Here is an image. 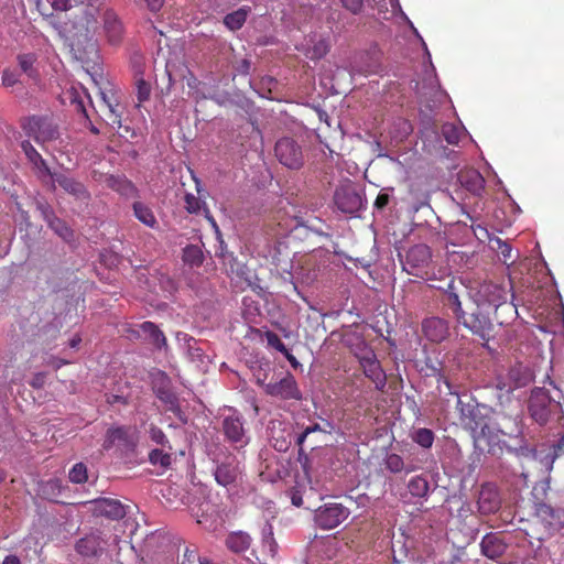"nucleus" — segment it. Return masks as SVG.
<instances>
[{
  "mask_svg": "<svg viewBox=\"0 0 564 564\" xmlns=\"http://www.w3.org/2000/svg\"><path fill=\"white\" fill-rule=\"evenodd\" d=\"M535 514L549 527L560 529L564 527V509L545 505L535 510Z\"/></svg>",
  "mask_w": 564,
  "mask_h": 564,
  "instance_id": "obj_24",
  "label": "nucleus"
},
{
  "mask_svg": "<svg viewBox=\"0 0 564 564\" xmlns=\"http://www.w3.org/2000/svg\"><path fill=\"white\" fill-rule=\"evenodd\" d=\"M45 383V375L42 372H39L33 376L30 384L35 389H41Z\"/></svg>",
  "mask_w": 564,
  "mask_h": 564,
  "instance_id": "obj_62",
  "label": "nucleus"
},
{
  "mask_svg": "<svg viewBox=\"0 0 564 564\" xmlns=\"http://www.w3.org/2000/svg\"><path fill=\"white\" fill-rule=\"evenodd\" d=\"M274 152L279 162L290 170H300L304 165L302 147L292 138L278 140Z\"/></svg>",
  "mask_w": 564,
  "mask_h": 564,
  "instance_id": "obj_6",
  "label": "nucleus"
},
{
  "mask_svg": "<svg viewBox=\"0 0 564 564\" xmlns=\"http://www.w3.org/2000/svg\"><path fill=\"white\" fill-rule=\"evenodd\" d=\"M106 184L122 196L129 198L138 196V189L134 184L123 175H109L106 178Z\"/></svg>",
  "mask_w": 564,
  "mask_h": 564,
  "instance_id": "obj_25",
  "label": "nucleus"
},
{
  "mask_svg": "<svg viewBox=\"0 0 564 564\" xmlns=\"http://www.w3.org/2000/svg\"><path fill=\"white\" fill-rule=\"evenodd\" d=\"M349 516V511L340 503H327L321 507L315 513L316 524L325 530L339 525Z\"/></svg>",
  "mask_w": 564,
  "mask_h": 564,
  "instance_id": "obj_9",
  "label": "nucleus"
},
{
  "mask_svg": "<svg viewBox=\"0 0 564 564\" xmlns=\"http://www.w3.org/2000/svg\"><path fill=\"white\" fill-rule=\"evenodd\" d=\"M250 11L249 7H241L234 12L227 13L224 17V24L231 31L239 30L245 24Z\"/></svg>",
  "mask_w": 564,
  "mask_h": 564,
  "instance_id": "obj_28",
  "label": "nucleus"
},
{
  "mask_svg": "<svg viewBox=\"0 0 564 564\" xmlns=\"http://www.w3.org/2000/svg\"><path fill=\"white\" fill-rule=\"evenodd\" d=\"M431 260V251L426 245L419 243L411 247L405 253V260H402L403 270L409 274L419 275V270L426 268Z\"/></svg>",
  "mask_w": 564,
  "mask_h": 564,
  "instance_id": "obj_14",
  "label": "nucleus"
},
{
  "mask_svg": "<svg viewBox=\"0 0 564 564\" xmlns=\"http://www.w3.org/2000/svg\"><path fill=\"white\" fill-rule=\"evenodd\" d=\"M372 362H378L376 359V355L372 351H369L366 356H364L360 359V365L362 369L367 368L369 365H372Z\"/></svg>",
  "mask_w": 564,
  "mask_h": 564,
  "instance_id": "obj_63",
  "label": "nucleus"
},
{
  "mask_svg": "<svg viewBox=\"0 0 564 564\" xmlns=\"http://www.w3.org/2000/svg\"><path fill=\"white\" fill-rule=\"evenodd\" d=\"M479 511L482 513H491L494 506L491 502V490L488 485L482 486L478 499Z\"/></svg>",
  "mask_w": 564,
  "mask_h": 564,
  "instance_id": "obj_42",
  "label": "nucleus"
},
{
  "mask_svg": "<svg viewBox=\"0 0 564 564\" xmlns=\"http://www.w3.org/2000/svg\"><path fill=\"white\" fill-rule=\"evenodd\" d=\"M448 306L453 311V313L455 314V317L457 318V321L459 323L464 324V321H466L465 312L462 310V305H460L459 299H458V296L456 294H451L448 296Z\"/></svg>",
  "mask_w": 564,
  "mask_h": 564,
  "instance_id": "obj_48",
  "label": "nucleus"
},
{
  "mask_svg": "<svg viewBox=\"0 0 564 564\" xmlns=\"http://www.w3.org/2000/svg\"><path fill=\"white\" fill-rule=\"evenodd\" d=\"M340 3L352 14H359L364 8V0H340Z\"/></svg>",
  "mask_w": 564,
  "mask_h": 564,
  "instance_id": "obj_55",
  "label": "nucleus"
},
{
  "mask_svg": "<svg viewBox=\"0 0 564 564\" xmlns=\"http://www.w3.org/2000/svg\"><path fill=\"white\" fill-rule=\"evenodd\" d=\"M267 394L282 400H301L302 393L297 387L295 378L291 373H286L276 382L265 384Z\"/></svg>",
  "mask_w": 564,
  "mask_h": 564,
  "instance_id": "obj_13",
  "label": "nucleus"
},
{
  "mask_svg": "<svg viewBox=\"0 0 564 564\" xmlns=\"http://www.w3.org/2000/svg\"><path fill=\"white\" fill-rule=\"evenodd\" d=\"M507 286L496 285V322L499 325L509 324L518 316L517 306L513 304V282H508Z\"/></svg>",
  "mask_w": 564,
  "mask_h": 564,
  "instance_id": "obj_8",
  "label": "nucleus"
},
{
  "mask_svg": "<svg viewBox=\"0 0 564 564\" xmlns=\"http://www.w3.org/2000/svg\"><path fill=\"white\" fill-rule=\"evenodd\" d=\"M475 447L480 452L491 453L494 449V429L488 422L476 421L473 429Z\"/></svg>",
  "mask_w": 564,
  "mask_h": 564,
  "instance_id": "obj_20",
  "label": "nucleus"
},
{
  "mask_svg": "<svg viewBox=\"0 0 564 564\" xmlns=\"http://www.w3.org/2000/svg\"><path fill=\"white\" fill-rule=\"evenodd\" d=\"M137 444L135 431L131 426L110 427L107 431L104 448L118 446L122 451H133Z\"/></svg>",
  "mask_w": 564,
  "mask_h": 564,
  "instance_id": "obj_10",
  "label": "nucleus"
},
{
  "mask_svg": "<svg viewBox=\"0 0 564 564\" xmlns=\"http://www.w3.org/2000/svg\"><path fill=\"white\" fill-rule=\"evenodd\" d=\"M509 378L512 383H508V392L514 390L516 388L527 386L531 381V372L528 368L519 365L518 367L510 369Z\"/></svg>",
  "mask_w": 564,
  "mask_h": 564,
  "instance_id": "obj_27",
  "label": "nucleus"
},
{
  "mask_svg": "<svg viewBox=\"0 0 564 564\" xmlns=\"http://www.w3.org/2000/svg\"><path fill=\"white\" fill-rule=\"evenodd\" d=\"M148 432L150 440L156 445H161L162 448L169 445V440L160 427L151 424Z\"/></svg>",
  "mask_w": 564,
  "mask_h": 564,
  "instance_id": "obj_47",
  "label": "nucleus"
},
{
  "mask_svg": "<svg viewBox=\"0 0 564 564\" xmlns=\"http://www.w3.org/2000/svg\"><path fill=\"white\" fill-rule=\"evenodd\" d=\"M223 431L228 441L232 443H245V427L242 416L234 411L223 420Z\"/></svg>",
  "mask_w": 564,
  "mask_h": 564,
  "instance_id": "obj_19",
  "label": "nucleus"
},
{
  "mask_svg": "<svg viewBox=\"0 0 564 564\" xmlns=\"http://www.w3.org/2000/svg\"><path fill=\"white\" fill-rule=\"evenodd\" d=\"M21 148L31 164L42 156L29 140L22 141Z\"/></svg>",
  "mask_w": 564,
  "mask_h": 564,
  "instance_id": "obj_53",
  "label": "nucleus"
},
{
  "mask_svg": "<svg viewBox=\"0 0 564 564\" xmlns=\"http://www.w3.org/2000/svg\"><path fill=\"white\" fill-rule=\"evenodd\" d=\"M477 306L481 305L482 307L489 308L492 302V291L490 283H484L479 286L477 292Z\"/></svg>",
  "mask_w": 564,
  "mask_h": 564,
  "instance_id": "obj_43",
  "label": "nucleus"
},
{
  "mask_svg": "<svg viewBox=\"0 0 564 564\" xmlns=\"http://www.w3.org/2000/svg\"><path fill=\"white\" fill-rule=\"evenodd\" d=\"M251 544V538L245 532H236L228 535L226 539V545L229 550L235 553H241L249 549Z\"/></svg>",
  "mask_w": 564,
  "mask_h": 564,
  "instance_id": "obj_30",
  "label": "nucleus"
},
{
  "mask_svg": "<svg viewBox=\"0 0 564 564\" xmlns=\"http://www.w3.org/2000/svg\"><path fill=\"white\" fill-rule=\"evenodd\" d=\"M214 476L216 481L224 487L234 484L238 477V468L235 464V459L217 465Z\"/></svg>",
  "mask_w": 564,
  "mask_h": 564,
  "instance_id": "obj_26",
  "label": "nucleus"
},
{
  "mask_svg": "<svg viewBox=\"0 0 564 564\" xmlns=\"http://www.w3.org/2000/svg\"><path fill=\"white\" fill-rule=\"evenodd\" d=\"M263 543L268 546L271 556H274L276 552V542L273 539V530L270 524H265L263 529Z\"/></svg>",
  "mask_w": 564,
  "mask_h": 564,
  "instance_id": "obj_51",
  "label": "nucleus"
},
{
  "mask_svg": "<svg viewBox=\"0 0 564 564\" xmlns=\"http://www.w3.org/2000/svg\"><path fill=\"white\" fill-rule=\"evenodd\" d=\"M303 47L305 56L313 61L323 58L329 51L328 42L316 35L305 39Z\"/></svg>",
  "mask_w": 564,
  "mask_h": 564,
  "instance_id": "obj_23",
  "label": "nucleus"
},
{
  "mask_svg": "<svg viewBox=\"0 0 564 564\" xmlns=\"http://www.w3.org/2000/svg\"><path fill=\"white\" fill-rule=\"evenodd\" d=\"M560 403L554 401L546 389L534 388L529 399V412L539 424H545L552 413L557 412Z\"/></svg>",
  "mask_w": 564,
  "mask_h": 564,
  "instance_id": "obj_4",
  "label": "nucleus"
},
{
  "mask_svg": "<svg viewBox=\"0 0 564 564\" xmlns=\"http://www.w3.org/2000/svg\"><path fill=\"white\" fill-rule=\"evenodd\" d=\"M297 462L301 464L304 474L308 476L311 470V459L303 447L299 448Z\"/></svg>",
  "mask_w": 564,
  "mask_h": 564,
  "instance_id": "obj_57",
  "label": "nucleus"
},
{
  "mask_svg": "<svg viewBox=\"0 0 564 564\" xmlns=\"http://www.w3.org/2000/svg\"><path fill=\"white\" fill-rule=\"evenodd\" d=\"M218 258L221 259V263L227 273L238 278H245L247 268L237 261L232 252L218 253Z\"/></svg>",
  "mask_w": 564,
  "mask_h": 564,
  "instance_id": "obj_32",
  "label": "nucleus"
},
{
  "mask_svg": "<svg viewBox=\"0 0 564 564\" xmlns=\"http://www.w3.org/2000/svg\"><path fill=\"white\" fill-rule=\"evenodd\" d=\"M35 61L36 57L34 54H21L18 56L19 66L21 67L22 72L32 78L36 76V70L33 66Z\"/></svg>",
  "mask_w": 564,
  "mask_h": 564,
  "instance_id": "obj_41",
  "label": "nucleus"
},
{
  "mask_svg": "<svg viewBox=\"0 0 564 564\" xmlns=\"http://www.w3.org/2000/svg\"><path fill=\"white\" fill-rule=\"evenodd\" d=\"M47 226L64 241L70 242L74 240V230L57 216Z\"/></svg>",
  "mask_w": 564,
  "mask_h": 564,
  "instance_id": "obj_35",
  "label": "nucleus"
},
{
  "mask_svg": "<svg viewBox=\"0 0 564 564\" xmlns=\"http://www.w3.org/2000/svg\"><path fill=\"white\" fill-rule=\"evenodd\" d=\"M19 82V75L15 72L6 69L2 73V84L6 87H12Z\"/></svg>",
  "mask_w": 564,
  "mask_h": 564,
  "instance_id": "obj_58",
  "label": "nucleus"
},
{
  "mask_svg": "<svg viewBox=\"0 0 564 564\" xmlns=\"http://www.w3.org/2000/svg\"><path fill=\"white\" fill-rule=\"evenodd\" d=\"M151 86L143 78L137 80V97L140 102L147 101L150 98Z\"/></svg>",
  "mask_w": 564,
  "mask_h": 564,
  "instance_id": "obj_52",
  "label": "nucleus"
},
{
  "mask_svg": "<svg viewBox=\"0 0 564 564\" xmlns=\"http://www.w3.org/2000/svg\"><path fill=\"white\" fill-rule=\"evenodd\" d=\"M409 491L413 497L423 498L427 496L430 490L429 481L422 477L416 476L412 478L408 485Z\"/></svg>",
  "mask_w": 564,
  "mask_h": 564,
  "instance_id": "obj_37",
  "label": "nucleus"
},
{
  "mask_svg": "<svg viewBox=\"0 0 564 564\" xmlns=\"http://www.w3.org/2000/svg\"><path fill=\"white\" fill-rule=\"evenodd\" d=\"M90 19L88 17L80 18L73 23L70 31L72 50L78 54L80 59H90L91 55L97 53L96 41L94 40V31L89 28Z\"/></svg>",
  "mask_w": 564,
  "mask_h": 564,
  "instance_id": "obj_3",
  "label": "nucleus"
},
{
  "mask_svg": "<svg viewBox=\"0 0 564 564\" xmlns=\"http://www.w3.org/2000/svg\"><path fill=\"white\" fill-rule=\"evenodd\" d=\"M250 66H251V63L249 59L247 58H243L241 59L238 65H237V70L242 74V75H247L249 74V70H250Z\"/></svg>",
  "mask_w": 564,
  "mask_h": 564,
  "instance_id": "obj_64",
  "label": "nucleus"
},
{
  "mask_svg": "<svg viewBox=\"0 0 564 564\" xmlns=\"http://www.w3.org/2000/svg\"><path fill=\"white\" fill-rule=\"evenodd\" d=\"M133 212L134 216L144 225L149 227H154L156 224V219L153 215V212L151 208H149L147 205H144L141 202L133 203Z\"/></svg>",
  "mask_w": 564,
  "mask_h": 564,
  "instance_id": "obj_36",
  "label": "nucleus"
},
{
  "mask_svg": "<svg viewBox=\"0 0 564 564\" xmlns=\"http://www.w3.org/2000/svg\"><path fill=\"white\" fill-rule=\"evenodd\" d=\"M104 24L109 41L111 43H118L122 33V24L117 15L113 12H106Z\"/></svg>",
  "mask_w": 564,
  "mask_h": 564,
  "instance_id": "obj_29",
  "label": "nucleus"
},
{
  "mask_svg": "<svg viewBox=\"0 0 564 564\" xmlns=\"http://www.w3.org/2000/svg\"><path fill=\"white\" fill-rule=\"evenodd\" d=\"M422 332L429 340L441 343L448 336V325L440 317H429L422 322Z\"/></svg>",
  "mask_w": 564,
  "mask_h": 564,
  "instance_id": "obj_21",
  "label": "nucleus"
},
{
  "mask_svg": "<svg viewBox=\"0 0 564 564\" xmlns=\"http://www.w3.org/2000/svg\"><path fill=\"white\" fill-rule=\"evenodd\" d=\"M412 440L424 448H430L434 442V432L430 429L421 427L412 433Z\"/></svg>",
  "mask_w": 564,
  "mask_h": 564,
  "instance_id": "obj_39",
  "label": "nucleus"
},
{
  "mask_svg": "<svg viewBox=\"0 0 564 564\" xmlns=\"http://www.w3.org/2000/svg\"><path fill=\"white\" fill-rule=\"evenodd\" d=\"M94 513L110 520H120L126 517V507L117 499L99 498L93 501Z\"/></svg>",
  "mask_w": 564,
  "mask_h": 564,
  "instance_id": "obj_16",
  "label": "nucleus"
},
{
  "mask_svg": "<svg viewBox=\"0 0 564 564\" xmlns=\"http://www.w3.org/2000/svg\"><path fill=\"white\" fill-rule=\"evenodd\" d=\"M464 325L469 327L475 335H478L484 340V346L491 350L489 341L492 333V324L488 308L481 305L477 306L476 312L471 314V321H464Z\"/></svg>",
  "mask_w": 564,
  "mask_h": 564,
  "instance_id": "obj_12",
  "label": "nucleus"
},
{
  "mask_svg": "<svg viewBox=\"0 0 564 564\" xmlns=\"http://www.w3.org/2000/svg\"><path fill=\"white\" fill-rule=\"evenodd\" d=\"M33 169L36 171L39 178L43 180L44 177H50L52 180V175L55 172H52L46 163V161L41 156L39 161L32 163Z\"/></svg>",
  "mask_w": 564,
  "mask_h": 564,
  "instance_id": "obj_50",
  "label": "nucleus"
},
{
  "mask_svg": "<svg viewBox=\"0 0 564 564\" xmlns=\"http://www.w3.org/2000/svg\"><path fill=\"white\" fill-rule=\"evenodd\" d=\"M481 550H482V553L488 558H494V534L492 533H488L484 536L482 542H481Z\"/></svg>",
  "mask_w": 564,
  "mask_h": 564,
  "instance_id": "obj_56",
  "label": "nucleus"
},
{
  "mask_svg": "<svg viewBox=\"0 0 564 564\" xmlns=\"http://www.w3.org/2000/svg\"><path fill=\"white\" fill-rule=\"evenodd\" d=\"M205 205L198 197L193 194L185 195V208L191 214H197Z\"/></svg>",
  "mask_w": 564,
  "mask_h": 564,
  "instance_id": "obj_49",
  "label": "nucleus"
},
{
  "mask_svg": "<svg viewBox=\"0 0 564 564\" xmlns=\"http://www.w3.org/2000/svg\"><path fill=\"white\" fill-rule=\"evenodd\" d=\"M496 257L507 265L508 282H513L512 273L517 260L520 258L519 250H514L509 240H502L496 237Z\"/></svg>",
  "mask_w": 564,
  "mask_h": 564,
  "instance_id": "obj_18",
  "label": "nucleus"
},
{
  "mask_svg": "<svg viewBox=\"0 0 564 564\" xmlns=\"http://www.w3.org/2000/svg\"><path fill=\"white\" fill-rule=\"evenodd\" d=\"M334 204L343 214L357 216L364 208L365 199L352 184H345L336 188Z\"/></svg>",
  "mask_w": 564,
  "mask_h": 564,
  "instance_id": "obj_7",
  "label": "nucleus"
},
{
  "mask_svg": "<svg viewBox=\"0 0 564 564\" xmlns=\"http://www.w3.org/2000/svg\"><path fill=\"white\" fill-rule=\"evenodd\" d=\"M457 181L463 187L475 195H480L484 189L485 180L482 175L474 169L459 171Z\"/></svg>",
  "mask_w": 564,
  "mask_h": 564,
  "instance_id": "obj_22",
  "label": "nucleus"
},
{
  "mask_svg": "<svg viewBox=\"0 0 564 564\" xmlns=\"http://www.w3.org/2000/svg\"><path fill=\"white\" fill-rule=\"evenodd\" d=\"M62 187L67 194L74 197L75 200L80 202L84 205H88L91 195L87 187L79 181L70 177L64 173L55 172L52 175V188L55 189V185Z\"/></svg>",
  "mask_w": 564,
  "mask_h": 564,
  "instance_id": "obj_11",
  "label": "nucleus"
},
{
  "mask_svg": "<svg viewBox=\"0 0 564 564\" xmlns=\"http://www.w3.org/2000/svg\"><path fill=\"white\" fill-rule=\"evenodd\" d=\"M268 345L275 348L280 352H286V347L284 343L281 340L278 334L273 332H267L265 334Z\"/></svg>",
  "mask_w": 564,
  "mask_h": 564,
  "instance_id": "obj_54",
  "label": "nucleus"
},
{
  "mask_svg": "<svg viewBox=\"0 0 564 564\" xmlns=\"http://www.w3.org/2000/svg\"><path fill=\"white\" fill-rule=\"evenodd\" d=\"M384 465L386 468L393 474H399L401 471L409 474L415 469L413 464H406L400 455L394 453L387 454Z\"/></svg>",
  "mask_w": 564,
  "mask_h": 564,
  "instance_id": "obj_31",
  "label": "nucleus"
},
{
  "mask_svg": "<svg viewBox=\"0 0 564 564\" xmlns=\"http://www.w3.org/2000/svg\"><path fill=\"white\" fill-rule=\"evenodd\" d=\"M442 134L449 144H456L459 141L460 130L453 123H444Z\"/></svg>",
  "mask_w": 564,
  "mask_h": 564,
  "instance_id": "obj_46",
  "label": "nucleus"
},
{
  "mask_svg": "<svg viewBox=\"0 0 564 564\" xmlns=\"http://www.w3.org/2000/svg\"><path fill=\"white\" fill-rule=\"evenodd\" d=\"M106 542L100 533H90L76 542L75 550L85 557H98L105 550Z\"/></svg>",
  "mask_w": 564,
  "mask_h": 564,
  "instance_id": "obj_17",
  "label": "nucleus"
},
{
  "mask_svg": "<svg viewBox=\"0 0 564 564\" xmlns=\"http://www.w3.org/2000/svg\"><path fill=\"white\" fill-rule=\"evenodd\" d=\"M182 259L189 267H199L204 261V252L198 245H188L183 249Z\"/></svg>",
  "mask_w": 564,
  "mask_h": 564,
  "instance_id": "obj_34",
  "label": "nucleus"
},
{
  "mask_svg": "<svg viewBox=\"0 0 564 564\" xmlns=\"http://www.w3.org/2000/svg\"><path fill=\"white\" fill-rule=\"evenodd\" d=\"M69 480L74 484H83L87 480V467L83 463H77L69 471Z\"/></svg>",
  "mask_w": 564,
  "mask_h": 564,
  "instance_id": "obj_44",
  "label": "nucleus"
},
{
  "mask_svg": "<svg viewBox=\"0 0 564 564\" xmlns=\"http://www.w3.org/2000/svg\"><path fill=\"white\" fill-rule=\"evenodd\" d=\"M51 4L56 11H67L72 8V0H52Z\"/></svg>",
  "mask_w": 564,
  "mask_h": 564,
  "instance_id": "obj_61",
  "label": "nucleus"
},
{
  "mask_svg": "<svg viewBox=\"0 0 564 564\" xmlns=\"http://www.w3.org/2000/svg\"><path fill=\"white\" fill-rule=\"evenodd\" d=\"M140 329L145 338L150 339L151 343L156 347L161 348L166 344L164 334L159 327L152 322H144L141 324Z\"/></svg>",
  "mask_w": 564,
  "mask_h": 564,
  "instance_id": "obj_33",
  "label": "nucleus"
},
{
  "mask_svg": "<svg viewBox=\"0 0 564 564\" xmlns=\"http://www.w3.org/2000/svg\"><path fill=\"white\" fill-rule=\"evenodd\" d=\"M441 364L438 361H433L431 358H427L425 361V368L422 370L425 371V376H436L441 371Z\"/></svg>",
  "mask_w": 564,
  "mask_h": 564,
  "instance_id": "obj_59",
  "label": "nucleus"
},
{
  "mask_svg": "<svg viewBox=\"0 0 564 564\" xmlns=\"http://www.w3.org/2000/svg\"><path fill=\"white\" fill-rule=\"evenodd\" d=\"M35 208L41 214L43 219L48 225L50 221H52L56 215L52 206L44 199H36L35 200Z\"/></svg>",
  "mask_w": 564,
  "mask_h": 564,
  "instance_id": "obj_45",
  "label": "nucleus"
},
{
  "mask_svg": "<svg viewBox=\"0 0 564 564\" xmlns=\"http://www.w3.org/2000/svg\"><path fill=\"white\" fill-rule=\"evenodd\" d=\"M149 462L154 466L159 465L163 468H167L171 465L172 457L164 448H155L149 453Z\"/></svg>",
  "mask_w": 564,
  "mask_h": 564,
  "instance_id": "obj_40",
  "label": "nucleus"
},
{
  "mask_svg": "<svg viewBox=\"0 0 564 564\" xmlns=\"http://www.w3.org/2000/svg\"><path fill=\"white\" fill-rule=\"evenodd\" d=\"M562 447L563 445L558 443L547 452L544 449L539 451L536 448L527 447L520 448V451L514 453L511 449L508 451L511 459L514 460V463L520 466L521 469L519 473H517L516 468H513L512 471L511 485L516 490H521L522 488L528 487V478L533 473V470L540 471L543 476V479L536 481L531 490L530 500L533 503L534 511L538 508L547 505L546 498L550 490V480L547 477H545V475L552 470L554 460L560 455Z\"/></svg>",
  "mask_w": 564,
  "mask_h": 564,
  "instance_id": "obj_1",
  "label": "nucleus"
},
{
  "mask_svg": "<svg viewBox=\"0 0 564 564\" xmlns=\"http://www.w3.org/2000/svg\"><path fill=\"white\" fill-rule=\"evenodd\" d=\"M390 202V195L386 192H380L375 200V207L378 210H383Z\"/></svg>",
  "mask_w": 564,
  "mask_h": 564,
  "instance_id": "obj_60",
  "label": "nucleus"
},
{
  "mask_svg": "<svg viewBox=\"0 0 564 564\" xmlns=\"http://www.w3.org/2000/svg\"><path fill=\"white\" fill-rule=\"evenodd\" d=\"M364 373L367 378L372 380L378 389H381L386 386V376L381 369V366L378 362H372L367 368L364 369Z\"/></svg>",
  "mask_w": 564,
  "mask_h": 564,
  "instance_id": "obj_38",
  "label": "nucleus"
},
{
  "mask_svg": "<svg viewBox=\"0 0 564 564\" xmlns=\"http://www.w3.org/2000/svg\"><path fill=\"white\" fill-rule=\"evenodd\" d=\"M25 134L43 148L61 137L58 124L47 116H31L24 118L21 124Z\"/></svg>",
  "mask_w": 564,
  "mask_h": 564,
  "instance_id": "obj_2",
  "label": "nucleus"
},
{
  "mask_svg": "<svg viewBox=\"0 0 564 564\" xmlns=\"http://www.w3.org/2000/svg\"><path fill=\"white\" fill-rule=\"evenodd\" d=\"M270 424L271 445L280 453L288 452L294 438L293 427L279 421H271Z\"/></svg>",
  "mask_w": 564,
  "mask_h": 564,
  "instance_id": "obj_15",
  "label": "nucleus"
},
{
  "mask_svg": "<svg viewBox=\"0 0 564 564\" xmlns=\"http://www.w3.org/2000/svg\"><path fill=\"white\" fill-rule=\"evenodd\" d=\"M153 391L156 398L166 405L182 423H187V416L181 409L180 399L172 389L170 378L164 372H159L153 380Z\"/></svg>",
  "mask_w": 564,
  "mask_h": 564,
  "instance_id": "obj_5",
  "label": "nucleus"
}]
</instances>
